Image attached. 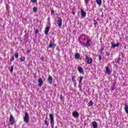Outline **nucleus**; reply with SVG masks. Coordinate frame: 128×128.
Here are the masks:
<instances>
[{
	"label": "nucleus",
	"instance_id": "obj_1",
	"mask_svg": "<svg viewBox=\"0 0 128 128\" xmlns=\"http://www.w3.org/2000/svg\"><path fill=\"white\" fill-rule=\"evenodd\" d=\"M10 122L11 126H14V123L16 122V120L14 119V117L12 114H10Z\"/></svg>",
	"mask_w": 128,
	"mask_h": 128
},
{
	"label": "nucleus",
	"instance_id": "obj_2",
	"mask_svg": "<svg viewBox=\"0 0 128 128\" xmlns=\"http://www.w3.org/2000/svg\"><path fill=\"white\" fill-rule=\"evenodd\" d=\"M120 56H118V58L114 59L112 62V64H114L115 65V66H118V65L116 64H120Z\"/></svg>",
	"mask_w": 128,
	"mask_h": 128
},
{
	"label": "nucleus",
	"instance_id": "obj_3",
	"mask_svg": "<svg viewBox=\"0 0 128 128\" xmlns=\"http://www.w3.org/2000/svg\"><path fill=\"white\" fill-rule=\"evenodd\" d=\"M24 122H26V124H28V122H30V116H28V112H25V116L24 118Z\"/></svg>",
	"mask_w": 128,
	"mask_h": 128
},
{
	"label": "nucleus",
	"instance_id": "obj_4",
	"mask_svg": "<svg viewBox=\"0 0 128 128\" xmlns=\"http://www.w3.org/2000/svg\"><path fill=\"white\" fill-rule=\"evenodd\" d=\"M57 24H58V26L60 28L62 26V19L60 17H58L57 20Z\"/></svg>",
	"mask_w": 128,
	"mask_h": 128
},
{
	"label": "nucleus",
	"instance_id": "obj_5",
	"mask_svg": "<svg viewBox=\"0 0 128 128\" xmlns=\"http://www.w3.org/2000/svg\"><path fill=\"white\" fill-rule=\"evenodd\" d=\"M50 124H52V128H54V115L52 114H50Z\"/></svg>",
	"mask_w": 128,
	"mask_h": 128
},
{
	"label": "nucleus",
	"instance_id": "obj_6",
	"mask_svg": "<svg viewBox=\"0 0 128 128\" xmlns=\"http://www.w3.org/2000/svg\"><path fill=\"white\" fill-rule=\"evenodd\" d=\"M85 56L88 64H92V58L88 57V55H85Z\"/></svg>",
	"mask_w": 128,
	"mask_h": 128
},
{
	"label": "nucleus",
	"instance_id": "obj_7",
	"mask_svg": "<svg viewBox=\"0 0 128 128\" xmlns=\"http://www.w3.org/2000/svg\"><path fill=\"white\" fill-rule=\"evenodd\" d=\"M48 48H56V44H54V42H50L48 46Z\"/></svg>",
	"mask_w": 128,
	"mask_h": 128
},
{
	"label": "nucleus",
	"instance_id": "obj_8",
	"mask_svg": "<svg viewBox=\"0 0 128 128\" xmlns=\"http://www.w3.org/2000/svg\"><path fill=\"white\" fill-rule=\"evenodd\" d=\"M72 80L74 86H76V76H72Z\"/></svg>",
	"mask_w": 128,
	"mask_h": 128
},
{
	"label": "nucleus",
	"instance_id": "obj_9",
	"mask_svg": "<svg viewBox=\"0 0 128 128\" xmlns=\"http://www.w3.org/2000/svg\"><path fill=\"white\" fill-rule=\"evenodd\" d=\"M90 40H87V41L85 43V46L86 48H90Z\"/></svg>",
	"mask_w": 128,
	"mask_h": 128
},
{
	"label": "nucleus",
	"instance_id": "obj_10",
	"mask_svg": "<svg viewBox=\"0 0 128 128\" xmlns=\"http://www.w3.org/2000/svg\"><path fill=\"white\" fill-rule=\"evenodd\" d=\"M72 116H74V118H78L80 114H78V112L76 111H74L72 112Z\"/></svg>",
	"mask_w": 128,
	"mask_h": 128
},
{
	"label": "nucleus",
	"instance_id": "obj_11",
	"mask_svg": "<svg viewBox=\"0 0 128 128\" xmlns=\"http://www.w3.org/2000/svg\"><path fill=\"white\" fill-rule=\"evenodd\" d=\"M38 82L39 83V86L40 88H42V86L43 84H44V82L42 81V79L41 78H39L38 79Z\"/></svg>",
	"mask_w": 128,
	"mask_h": 128
},
{
	"label": "nucleus",
	"instance_id": "obj_12",
	"mask_svg": "<svg viewBox=\"0 0 128 128\" xmlns=\"http://www.w3.org/2000/svg\"><path fill=\"white\" fill-rule=\"evenodd\" d=\"M81 16L82 18H86V12H84L82 9L81 10Z\"/></svg>",
	"mask_w": 128,
	"mask_h": 128
},
{
	"label": "nucleus",
	"instance_id": "obj_13",
	"mask_svg": "<svg viewBox=\"0 0 128 128\" xmlns=\"http://www.w3.org/2000/svg\"><path fill=\"white\" fill-rule=\"evenodd\" d=\"M77 68L80 74H84V69H82V66H78L77 67Z\"/></svg>",
	"mask_w": 128,
	"mask_h": 128
},
{
	"label": "nucleus",
	"instance_id": "obj_14",
	"mask_svg": "<svg viewBox=\"0 0 128 128\" xmlns=\"http://www.w3.org/2000/svg\"><path fill=\"white\" fill-rule=\"evenodd\" d=\"M111 44H112V46H111L112 48H116V46L118 47L120 46V43H118L116 44H114V42H112Z\"/></svg>",
	"mask_w": 128,
	"mask_h": 128
},
{
	"label": "nucleus",
	"instance_id": "obj_15",
	"mask_svg": "<svg viewBox=\"0 0 128 128\" xmlns=\"http://www.w3.org/2000/svg\"><path fill=\"white\" fill-rule=\"evenodd\" d=\"M106 74H112V70H110V68H108V66H106Z\"/></svg>",
	"mask_w": 128,
	"mask_h": 128
},
{
	"label": "nucleus",
	"instance_id": "obj_16",
	"mask_svg": "<svg viewBox=\"0 0 128 128\" xmlns=\"http://www.w3.org/2000/svg\"><path fill=\"white\" fill-rule=\"evenodd\" d=\"M50 28L48 26H47L45 29L44 34H46V36H48V32H50Z\"/></svg>",
	"mask_w": 128,
	"mask_h": 128
},
{
	"label": "nucleus",
	"instance_id": "obj_17",
	"mask_svg": "<svg viewBox=\"0 0 128 128\" xmlns=\"http://www.w3.org/2000/svg\"><path fill=\"white\" fill-rule=\"evenodd\" d=\"M92 126L93 128H98V123L96 121H94L92 122Z\"/></svg>",
	"mask_w": 128,
	"mask_h": 128
},
{
	"label": "nucleus",
	"instance_id": "obj_18",
	"mask_svg": "<svg viewBox=\"0 0 128 128\" xmlns=\"http://www.w3.org/2000/svg\"><path fill=\"white\" fill-rule=\"evenodd\" d=\"M48 80L49 84H52V76H49Z\"/></svg>",
	"mask_w": 128,
	"mask_h": 128
},
{
	"label": "nucleus",
	"instance_id": "obj_19",
	"mask_svg": "<svg viewBox=\"0 0 128 128\" xmlns=\"http://www.w3.org/2000/svg\"><path fill=\"white\" fill-rule=\"evenodd\" d=\"M125 107H124V110L126 114H128V106L127 104H124Z\"/></svg>",
	"mask_w": 128,
	"mask_h": 128
},
{
	"label": "nucleus",
	"instance_id": "obj_20",
	"mask_svg": "<svg viewBox=\"0 0 128 128\" xmlns=\"http://www.w3.org/2000/svg\"><path fill=\"white\" fill-rule=\"evenodd\" d=\"M78 78H79V84H82V79L84 78V77H82V76H80Z\"/></svg>",
	"mask_w": 128,
	"mask_h": 128
},
{
	"label": "nucleus",
	"instance_id": "obj_21",
	"mask_svg": "<svg viewBox=\"0 0 128 128\" xmlns=\"http://www.w3.org/2000/svg\"><path fill=\"white\" fill-rule=\"evenodd\" d=\"M14 60V56H12L11 58H10V64H12V62Z\"/></svg>",
	"mask_w": 128,
	"mask_h": 128
},
{
	"label": "nucleus",
	"instance_id": "obj_22",
	"mask_svg": "<svg viewBox=\"0 0 128 128\" xmlns=\"http://www.w3.org/2000/svg\"><path fill=\"white\" fill-rule=\"evenodd\" d=\"M96 2L99 6H102V0H96Z\"/></svg>",
	"mask_w": 128,
	"mask_h": 128
},
{
	"label": "nucleus",
	"instance_id": "obj_23",
	"mask_svg": "<svg viewBox=\"0 0 128 128\" xmlns=\"http://www.w3.org/2000/svg\"><path fill=\"white\" fill-rule=\"evenodd\" d=\"M75 58L76 59V60H78V58H80V54L78 53H76L75 54Z\"/></svg>",
	"mask_w": 128,
	"mask_h": 128
},
{
	"label": "nucleus",
	"instance_id": "obj_24",
	"mask_svg": "<svg viewBox=\"0 0 128 128\" xmlns=\"http://www.w3.org/2000/svg\"><path fill=\"white\" fill-rule=\"evenodd\" d=\"M94 106V102L90 100V102L88 103V106Z\"/></svg>",
	"mask_w": 128,
	"mask_h": 128
},
{
	"label": "nucleus",
	"instance_id": "obj_25",
	"mask_svg": "<svg viewBox=\"0 0 128 128\" xmlns=\"http://www.w3.org/2000/svg\"><path fill=\"white\" fill-rule=\"evenodd\" d=\"M104 50V48L103 47H100V49L99 50V52L101 54H102V50Z\"/></svg>",
	"mask_w": 128,
	"mask_h": 128
},
{
	"label": "nucleus",
	"instance_id": "obj_26",
	"mask_svg": "<svg viewBox=\"0 0 128 128\" xmlns=\"http://www.w3.org/2000/svg\"><path fill=\"white\" fill-rule=\"evenodd\" d=\"M44 124H46L47 128H48L49 124H48V120H44Z\"/></svg>",
	"mask_w": 128,
	"mask_h": 128
},
{
	"label": "nucleus",
	"instance_id": "obj_27",
	"mask_svg": "<svg viewBox=\"0 0 128 128\" xmlns=\"http://www.w3.org/2000/svg\"><path fill=\"white\" fill-rule=\"evenodd\" d=\"M79 43L82 46H85V43L84 42L79 40Z\"/></svg>",
	"mask_w": 128,
	"mask_h": 128
},
{
	"label": "nucleus",
	"instance_id": "obj_28",
	"mask_svg": "<svg viewBox=\"0 0 128 128\" xmlns=\"http://www.w3.org/2000/svg\"><path fill=\"white\" fill-rule=\"evenodd\" d=\"M33 12H38V8H36V7H34Z\"/></svg>",
	"mask_w": 128,
	"mask_h": 128
},
{
	"label": "nucleus",
	"instance_id": "obj_29",
	"mask_svg": "<svg viewBox=\"0 0 128 128\" xmlns=\"http://www.w3.org/2000/svg\"><path fill=\"white\" fill-rule=\"evenodd\" d=\"M84 0V3L86 6H88V2H90V0Z\"/></svg>",
	"mask_w": 128,
	"mask_h": 128
},
{
	"label": "nucleus",
	"instance_id": "obj_30",
	"mask_svg": "<svg viewBox=\"0 0 128 128\" xmlns=\"http://www.w3.org/2000/svg\"><path fill=\"white\" fill-rule=\"evenodd\" d=\"M24 60H26V58L24 57H22L20 58V60L21 62H24Z\"/></svg>",
	"mask_w": 128,
	"mask_h": 128
},
{
	"label": "nucleus",
	"instance_id": "obj_31",
	"mask_svg": "<svg viewBox=\"0 0 128 128\" xmlns=\"http://www.w3.org/2000/svg\"><path fill=\"white\" fill-rule=\"evenodd\" d=\"M106 54L107 56H110V53L108 51H106Z\"/></svg>",
	"mask_w": 128,
	"mask_h": 128
},
{
	"label": "nucleus",
	"instance_id": "obj_32",
	"mask_svg": "<svg viewBox=\"0 0 128 128\" xmlns=\"http://www.w3.org/2000/svg\"><path fill=\"white\" fill-rule=\"evenodd\" d=\"M30 2H32V4H36V2H38V0H30Z\"/></svg>",
	"mask_w": 128,
	"mask_h": 128
},
{
	"label": "nucleus",
	"instance_id": "obj_33",
	"mask_svg": "<svg viewBox=\"0 0 128 128\" xmlns=\"http://www.w3.org/2000/svg\"><path fill=\"white\" fill-rule=\"evenodd\" d=\"M10 72H14V66H10Z\"/></svg>",
	"mask_w": 128,
	"mask_h": 128
},
{
	"label": "nucleus",
	"instance_id": "obj_34",
	"mask_svg": "<svg viewBox=\"0 0 128 128\" xmlns=\"http://www.w3.org/2000/svg\"><path fill=\"white\" fill-rule=\"evenodd\" d=\"M16 58H18V53H16L14 54Z\"/></svg>",
	"mask_w": 128,
	"mask_h": 128
},
{
	"label": "nucleus",
	"instance_id": "obj_35",
	"mask_svg": "<svg viewBox=\"0 0 128 128\" xmlns=\"http://www.w3.org/2000/svg\"><path fill=\"white\" fill-rule=\"evenodd\" d=\"M60 100H63V98H64V96H62V94H60Z\"/></svg>",
	"mask_w": 128,
	"mask_h": 128
},
{
	"label": "nucleus",
	"instance_id": "obj_36",
	"mask_svg": "<svg viewBox=\"0 0 128 128\" xmlns=\"http://www.w3.org/2000/svg\"><path fill=\"white\" fill-rule=\"evenodd\" d=\"M111 90H112V91L114 90V85L112 86Z\"/></svg>",
	"mask_w": 128,
	"mask_h": 128
},
{
	"label": "nucleus",
	"instance_id": "obj_37",
	"mask_svg": "<svg viewBox=\"0 0 128 128\" xmlns=\"http://www.w3.org/2000/svg\"><path fill=\"white\" fill-rule=\"evenodd\" d=\"M35 33L36 34H38V30L36 29L35 31Z\"/></svg>",
	"mask_w": 128,
	"mask_h": 128
},
{
	"label": "nucleus",
	"instance_id": "obj_38",
	"mask_svg": "<svg viewBox=\"0 0 128 128\" xmlns=\"http://www.w3.org/2000/svg\"><path fill=\"white\" fill-rule=\"evenodd\" d=\"M98 59L100 60H102V56L99 55L98 56Z\"/></svg>",
	"mask_w": 128,
	"mask_h": 128
},
{
	"label": "nucleus",
	"instance_id": "obj_39",
	"mask_svg": "<svg viewBox=\"0 0 128 128\" xmlns=\"http://www.w3.org/2000/svg\"><path fill=\"white\" fill-rule=\"evenodd\" d=\"M54 10H51V14H54Z\"/></svg>",
	"mask_w": 128,
	"mask_h": 128
},
{
	"label": "nucleus",
	"instance_id": "obj_40",
	"mask_svg": "<svg viewBox=\"0 0 128 128\" xmlns=\"http://www.w3.org/2000/svg\"><path fill=\"white\" fill-rule=\"evenodd\" d=\"M26 52H27V54H30V50H27Z\"/></svg>",
	"mask_w": 128,
	"mask_h": 128
},
{
	"label": "nucleus",
	"instance_id": "obj_41",
	"mask_svg": "<svg viewBox=\"0 0 128 128\" xmlns=\"http://www.w3.org/2000/svg\"><path fill=\"white\" fill-rule=\"evenodd\" d=\"M44 60V56H42V58H41V60Z\"/></svg>",
	"mask_w": 128,
	"mask_h": 128
},
{
	"label": "nucleus",
	"instance_id": "obj_42",
	"mask_svg": "<svg viewBox=\"0 0 128 128\" xmlns=\"http://www.w3.org/2000/svg\"><path fill=\"white\" fill-rule=\"evenodd\" d=\"M82 36H86V35L84 34H82L81 36V38H82Z\"/></svg>",
	"mask_w": 128,
	"mask_h": 128
},
{
	"label": "nucleus",
	"instance_id": "obj_43",
	"mask_svg": "<svg viewBox=\"0 0 128 128\" xmlns=\"http://www.w3.org/2000/svg\"><path fill=\"white\" fill-rule=\"evenodd\" d=\"M94 26H96V24H98V22H95L94 24Z\"/></svg>",
	"mask_w": 128,
	"mask_h": 128
},
{
	"label": "nucleus",
	"instance_id": "obj_44",
	"mask_svg": "<svg viewBox=\"0 0 128 128\" xmlns=\"http://www.w3.org/2000/svg\"><path fill=\"white\" fill-rule=\"evenodd\" d=\"M48 22H50V18H48Z\"/></svg>",
	"mask_w": 128,
	"mask_h": 128
},
{
	"label": "nucleus",
	"instance_id": "obj_45",
	"mask_svg": "<svg viewBox=\"0 0 128 128\" xmlns=\"http://www.w3.org/2000/svg\"><path fill=\"white\" fill-rule=\"evenodd\" d=\"M94 22H96V19H94Z\"/></svg>",
	"mask_w": 128,
	"mask_h": 128
},
{
	"label": "nucleus",
	"instance_id": "obj_46",
	"mask_svg": "<svg viewBox=\"0 0 128 128\" xmlns=\"http://www.w3.org/2000/svg\"><path fill=\"white\" fill-rule=\"evenodd\" d=\"M6 8L8 9V8H10V7L6 5Z\"/></svg>",
	"mask_w": 128,
	"mask_h": 128
},
{
	"label": "nucleus",
	"instance_id": "obj_47",
	"mask_svg": "<svg viewBox=\"0 0 128 128\" xmlns=\"http://www.w3.org/2000/svg\"><path fill=\"white\" fill-rule=\"evenodd\" d=\"M15 110L18 112V110H16V108H15Z\"/></svg>",
	"mask_w": 128,
	"mask_h": 128
},
{
	"label": "nucleus",
	"instance_id": "obj_48",
	"mask_svg": "<svg viewBox=\"0 0 128 128\" xmlns=\"http://www.w3.org/2000/svg\"><path fill=\"white\" fill-rule=\"evenodd\" d=\"M45 120H48V116H46V119Z\"/></svg>",
	"mask_w": 128,
	"mask_h": 128
},
{
	"label": "nucleus",
	"instance_id": "obj_49",
	"mask_svg": "<svg viewBox=\"0 0 128 128\" xmlns=\"http://www.w3.org/2000/svg\"><path fill=\"white\" fill-rule=\"evenodd\" d=\"M76 14V12H73V14Z\"/></svg>",
	"mask_w": 128,
	"mask_h": 128
},
{
	"label": "nucleus",
	"instance_id": "obj_50",
	"mask_svg": "<svg viewBox=\"0 0 128 128\" xmlns=\"http://www.w3.org/2000/svg\"><path fill=\"white\" fill-rule=\"evenodd\" d=\"M54 86H56V84H55V85Z\"/></svg>",
	"mask_w": 128,
	"mask_h": 128
},
{
	"label": "nucleus",
	"instance_id": "obj_51",
	"mask_svg": "<svg viewBox=\"0 0 128 128\" xmlns=\"http://www.w3.org/2000/svg\"><path fill=\"white\" fill-rule=\"evenodd\" d=\"M111 55L112 56V54H111Z\"/></svg>",
	"mask_w": 128,
	"mask_h": 128
},
{
	"label": "nucleus",
	"instance_id": "obj_52",
	"mask_svg": "<svg viewBox=\"0 0 128 128\" xmlns=\"http://www.w3.org/2000/svg\"><path fill=\"white\" fill-rule=\"evenodd\" d=\"M14 128H16L14 127Z\"/></svg>",
	"mask_w": 128,
	"mask_h": 128
}]
</instances>
